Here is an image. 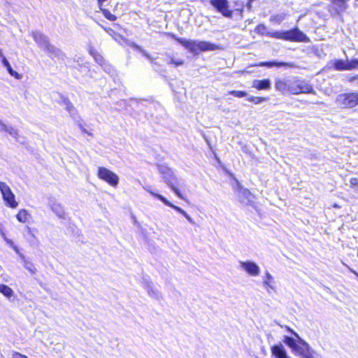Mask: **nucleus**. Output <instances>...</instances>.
Segmentation results:
<instances>
[{
    "mask_svg": "<svg viewBox=\"0 0 358 358\" xmlns=\"http://www.w3.org/2000/svg\"><path fill=\"white\" fill-rule=\"evenodd\" d=\"M31 36L38 46L45 52L51 58L57 57L59 59L64 60L66 55L59 48L50 43L48 36L40 31H33Z\"/></svg>",
    "mask_w": 358,
    "mask_h": 358,
    "instance_id": "obj_1",
    "label": "nucleus"
},
{
    "mask_svg": "<svg viewBox=\"0 0 358 358\" xmlns=\"http://www.w3.org/2000/svg\"><path fill=\"white\" fill-rule=\"evenodd\" d=\"M172 37L180 45L194 54L197 53L199 51H213L219 48L218 45L208 41L178 38L174 34L172 35Z\"/></svg>",
    "mask_w": 358,
    "mask_h": 358,
    "instance_id": "obj_2",
    "label": "nucleus"
},
{
    "mask_svg": "<svg viewBox=\"0 0 358 358\" xmlns=\"http://www.w3.org/2000/svg\"><path fill=\"white\" fill-rule=\"evenodd\" d=\"M159 172L162 175L164 182L173 190V192L180 199H185L183 195L178 188L180 185L179 180L173 173V171L166 166H159Z\"/></svg>",
    "mask_w": 358,
    "mask_h": 358,
    "instance_id": "obj_3",
    "label": "nucleus"
},
{
    "mask_svg": "<svg viewBox=\"0 0 358 358\" xmlns=\"http://www.w3.org/2000/svg\"><path fill=\"white\" fill-rule=\"evenodd\" d=\"M337 106L343 109H350L358 106V92L338 94L336 98Z\"/></svg>",
    "mask_w": 358,
    "mask_h": 358,
    "instance_id": "obj_4",
    "label": "nucleus"
},
{
    "mask_svg": "<svg viewBox=\"0 0 358 358\" xmlns=\"http://www.w3.org/2000/svg\"><path fill=\"white\" fill-rule=\"evenodd\" d=\"M143 189L145 191H147L148 192H149L152 196H153L157 198L158 199H159L166 206L172 208L176 211H177L178 213H179L181 215H182L187 220V221L189 223H191L192 224H195V222L194 221V220L184 210H182L181 208L178 207V206H175L174 204H173L171 202H170L169 200H167L164 196H162V195H161L159 194L154 192L153 191H152V189L149 187H143Z\"/></svg>",
    "mask_w": 358,
    "mask_h": 358,
    "instance_id": "obj_5",
    "label": "nucleus"
},
{
    "mask_svg": "<svg viewBox=\"0 0 358 358\" xmlns=\"http://www.w3.org/2000/svg\"><path fill=\"white\" fill-rule=\"evenodd\" d=\"M290 93L299 94L300 93H314L313 87L304 80L290 79Z\"/></svg>",
    "mask_w": 358,
    "mask_h": 358,
    "instance_id": "obj_6",
    "label": "nucleus"
},
{
    "mask_svg": "<svg viewBox=\"0 0 358 358\" xmlns=\"http://www.w3.org/2000/svg\"><path fill=\"white\" fill-rule=\"evenodd\" d=\"M0 192L6 204L11 208H16L18 203L10 187L4 182H0Z\"/></svg>",
    "mask_w": 358,
    "mask_h": 358,
    "instance_id": "obj_7",
    "label": "nucleus"
},
{
    "mask_svg": "<svg viewBox=\"0 0 358 358\" xmlns=\"http://www.w3.org/2000/svg\"><path fill=\"white\" fill-rule=\"evenodd\" d=\"M97 176L113 187H116L118 185V176L105 167H99Z\"/></svg>",
    "mask_w": 358,
    "mask_h": 358,
    "instance_id": "obj_8",
    "label": "nucleus"
},
{
    "mask_svg": "<svg viewBox=\"0 0 358 358\" xmlns=\"http://www.w3.org/2000/svg\"><path fill=\"white\" fill-rule=\"evenodd\" d=\"M286 41L308 43L309 38L298 28L286 31Z\"/></svg>",
    "mask_w": 358,
    "mask_h": 358,
    "instance_id": "obj_9",
    "label": "nucleus"
},
{
    "mask_svg": "<svg viewBox=\"0 0 358 358\" xmlns=\"http://www.w3.org/2000/svg\"><path fill=\"white\" fill-rule=\"evenodd\" d=\"M239 268L250 276L256 277L260 273L259 266L251 261H239Z\"/></svg>",
    "mask_w": 358,
    "mask_h": 358,
    "instance_id": "obj_10",
    "label": "nucleus"
},
{
    "mask_svg": "<svg viewBox=\"0 0 358 358\" xmlns=\"http://www.w3.org/2000/svg\"><path fill=\"white\" fill-rule=\"evenodd\" d=\"M210 2L211 5L224 16L227 17L232 16V11L229 10V3L227 0H210Z\"/></svg>",
    "mask_w": 358,
    "mask_h": 358,
    "instance_id": "obj_11",
    "label": "nucleus"
},
{
    "mask_svg": "<svg viewBox=\"0 0 358 358\" xmlns=\"http://www.w3.org/2000/svg\"><path fill=\"white\" fill-rule=\"evenodd\" d=\"M297 339V343L292 350V352L301 356L308 354V350L310 348V345L300 336Z\"/></svg>",
    "mask_w": 358,
    "mask_h": 358,
    "instance_id": "obj_12",
    "label": "nucleus"
},
{
    "mask_svg": "<svg viewBox=\"0 0 358 358\" xmlns=\"http://www.w3.org/2000/svg\"><path fill=\"white\" fill-rule=\"evenodd\" d=\"M275 90L282 94L290 93V79H278L275 83Z\"/></svg>",
    "mask_w": 358,
    "mask_h": 358,
    "instance_id": "obj_13",
    "label": "nucleus"
},
{
    "mask_svg": "<svg viewBox=\"0 0 358 358\" xmlns=\"http://www.w3.org/2000/svg\"><path fill=\"white\" fill-rule=\"evenodd\" d=\"M0 131L8 133L16 141H20V136L18 134L17 129L10 125H7L0 120Z\"/></svg>",
    "mask_w": 358,
    "mask_h": 358,
    "instance_id": "obj_14",
    "label": "nucleus"
},
{
    "mask_svg": "<svg viewBox=\"0 0 358 358\" xmlns=\"http://www.w3.org/2000/svg\"><path fill=\"white\" fill-rule=\"evenodd\" d=\"M271 354L275 358H289L284 346L281 343L272 346Z\"/></svg>",
    "mask_w": 358,
    "mask_h": 358,
    "instance_id": "obj_15",
    "label": "nucleus"
},
{
    "mask_svg": "<svg viewBox=\"0 0 358 358\" xmlns=\"http://www.w3.org/2000/svg\"><path fill=\"white\" fill-rule=\"evenodd\" d=\"M263 284L265 287H266V291L268 293H270V289L275 291L274 278L268 271H265Z\"/></svg>",
    "mask_w": 358,
    "mask_h": 358,
    "instance_id": "obj_16",
    "label": "nucleus"
},
{
    "mask_svg": "<svg viewBox=\"0 0 358 358\" xmlns=\"http://www.w3.org/2000/svg\"><path fill=\"white\" fill-rule=\"evenodd\" d=\"M62 103L65 107V110L69 112L71 117L76 120L78 117V110L70 100L67 98H64L63 99Z\"/></svg>",
    "mask_w": 358,
    "mask_h": 358,
    "instance_id": "obj_17",
    "label": "nucleus"
},
{
    "mask_svg": "<svg viewBox=\"0 0 358 358\" xmlns=\"http://www.w3.org/2000/svg\"><path fill=\"white\" fill-rule=\"evenodd\" d=\"M252 87L259 90H268L271 88V81L269 79L255 80L252 83Z\"/></svg>",
    "mask_w": 358,
    "mask_h": 358,
    "instance_id": "obj_18",
    "label": "nucleus"
},
{
    "mask_svg": "<svg viewBox=\"0 0 358 358\" xmlns=\"http://www.w3.org/2000/svg\"><path fill=\"white\" fill-rule=\"evenodd\" d=\"M52 210L60 218H63L64 216V210L63 207L57 202L51 203Z\"/></svg>",
    "mask_w": 358,
    "mask_h": 358,
    "instance_id": "obj_19",
    "label": "nucleus"
},
{
    "mask_svg": "<svg viewBox=\"0 0 358 358\" xmlns=\"http://www.w3.org/2000/svg\"><path fill=\"white\" fill-rule=\"evenodd\" d=\"M240 193L241 194V196H240V199L243 203L248 205L250 202H251L252 194L248 189H243L241 190Z\"/></svg>",
    "mask_w": 358,
    "mask_h": 358,
    "instance_id": "obj_20",
    "label": "nucleus"
},
{
    "mask_svg": "<svg viewBox=\"0 0 358 358\" xmlns=\"http://www.w3.org/2000/svg\"><path fill=\"white\" fill-rule=\"evenodd\" d=\"M332 66L337 71H346L347 62L343 59H336L332 62Z\"/></svg>",
    "mask_w": 358,
    "mask_h": 358,
    "instance_id": "obj_21",
    "label": "nucleus"
},
{
    "mask_svg": "<svg viewBox=\"0 0 358 358\" xmlns=\"http://www.w3.org/2000/svg\"><path fill=\"white\" fill-rule=\"evenodd\" d=\"M20 258L23 262V266L26 269H27L31 273L34 274L36 272V268L34 266V264L26 259L25 257L23 255H20Z\"/></svg>",
    "mask_w": 358,
    "mask_h": 358,
    "instance_id": "obj_22",
    "label": "nucleus"
},
{
    "mask_svg": "<svg viewBox=\"0 0 358 358\" xmlns=\"http://www.w3.org/2000/svg\"><path fill=\"white\" fill-rule=\"evenodd\" d=\"M90 54L94 57V60L99 64L100 66H103L105 64V61L101 55H100L96 50L90 49Z\"/></svg>",
    "mask_w": 358,
    "mask_h": 358,
    "instance_id": "obj_23",
    "label": "nucleus"
},
{
    "mask_svg": "<svg viewBox=\"0 0 358 358\" xmlns=\"http://www.w3.org/2000/svg\"><path fill=\"white\" fill-rule=\"evenodd\" d=\"M0 293H1L7 298H10L14 294V292L10 287L3 284H0Z\"/></svg>",
    "mask_w": 358,
    "mask_h": 358,
    "instance_id": "obj_24",
    "label": "nucleus"
},
{
    "mask_svg": "<svg viewBox=\"0 0 358 358\" xmlns=\"http://www.w3.org/2000/svg\"><path fill=\"white\" fill-rule=\"evenodd\" d=\"M29 217L28 211L25 209H21L16 215L17 220L22 223H25Z\"/></svg>",
    "mask_w": 358,
    "mask_h": 358,
    "instance_id": "obj_25",
    "label": "nucleus"
},
{
    "mask_svg": "<svg viewBox=\"0 0 358 358\" xmlns=\"http://www.w3.org/2000/svg\"><path fill=\"white\" fill-rule=\"evenodd\" d=\"M259 66H267V67H282V66H289L290 65L286 62H262Z\"/></svg>",
    "mask_w": 358,
    "mask_h": 358,
    "instance_id": "obj_26",
    "label": "nucleus"
},
{
    "mask_svg": "<svg viewBox=\"0 0 358 358\" xmlns=\"http://www.w3.org/2000/svg\"><path fill=\"white\" fill-rule=\"evenodd\" d=\"M266 35L275 38L277 39H282L286 41V31H275V32H267Z\"/></svg>",
    "mask_w": 358,
    "mask_h": 358,
    "instance_id": "obj_27",
    "label": "nucleus"
},
{
    "mask_svg": "<svg viewBox=\"0 0 358 358\" xmlns=\"http://www.w3.org/2000/svg\"><path fill=\"white\" fill-rule=\"evenodd\" d=\"M346 62H347L346 71H351L353 69H358V59H353L350 61L347 59Z\"/></svg>",
    "mask_w": 358,
    "mask_h": 358,
    "instance_id": "obj_28",
    "label": "nucleus"
},
{
    "mask_svg": "<svg viewBox=\"0 0 358 358\" xmlns=\"http://www.w3.org/2000/svg\"><path fill=\"white\" fill-rule=\"evenodd\" d=\"M283 342L287 346H289L290 348H292V350L294 349V348L295 347L296 344L297 343V341L294 338H293L292 337H289V336H284Z\"/></svg>",
    "mask_w": 358,
    "mask_h": 358,
    "instance_id": "obj_29",
    "label": "nucleus"
},
{
    "mask_svg": "<svg viewBox=\"0 0 358 358\" xmlns=\"http://www.w3.org/2000/svg\"><path fill=\"white\" fill-rule=\"evenodd\" d=\"M285 14L280 13V14H277L275 15L271 16L270 20L271 22H274L278 24H280L282 21H283L285 20Z\"/></svg>",
    "mask_w": 358,
    "mask_h": 358,
    "instance_id": "obj_30",
    "label": "nucleus"
},
{
    "mask_svg": "<svg viewBox=\"0 0 358 358\" xmlns=\"http://www.w3.org/2000/svg\"><path fill=\"white\" fill-rule=\"evenodd\" d=\"M105 31L110 35L115 41H119L120 39H123V37L120 34L115 33L111 28H104Z\"/></svg>",
    "mask_w": 358,
    "mask_h": 358,
    "instance_id": "obj_31",
    "label": "nucleus"
},
{
    "mask_svg": "<svg viewBox=\"0 0 358 358\" xmlns=\"http://www.w3.org/2000/svg\"><path fill=\"white\" fill-rule=\"evenodd\" d=\"M102 13L104 17L110 21H115L117 19V17L115 15L110 13V12L107 9L102 10Z\"/></svg>",
    "mask_w": 358,
    "mask_h": 358,
    "instance_id": "obj_32",
    "label": "nucleus"
},
{
    "mask_svg": "<svg viewBox=\"0 0 358 358\" xmlns=\"http://www.w3.org/2000/svg\"><path fill=\"white\" fill-rule=\"evenodd\" d=\"M148 292L150 296L155 297L157 299L162 298V294L158 291L154 290L151 287H148Z\"/></svg>",
    "mask_w": 358,
    "mask_h": 358,
    "instance_id": "obj_33",
    "label": "nucleus"
},
{
    "mask_svg": "<svg viewBox=\"0 0 358 358\" xmlns=\"http://www.w3.org/2000/svg\"><path fill=\"white\" fill-rule=\"evenodd\" d=\"M133 46L135 47L137 50H140L142 52V54L150 61L151 63L154 62V59L146 51L143 50L140 46L136 44H134Z\"/></svg>",
    "mask_w": 358,
    "mask_h": 358,
    "instance_id": "obj_34",
    "label": "nucleus"
},
{
    "mask_svg": "<svg viewBox=\"0 0 358 358\" xmlns=\"http://www.w3.org/2000/svg\"><path fill=\"white\" fill-rule=\"evenodd\" d=\"M133 46L135 47L137 50H140L142 52V54L150 61L151 63L154 62V59L146 51L143 50L140 46L136 44H134Z\"/></svg>",
    "mask_w": 358,
    "mask_h": 358,
    "instance_id": "obj_35",
    "label": "nucleus"
},
{
    "mask_svg": "<svg viewBox=\"0 0 358 358\" xmlns=\"http://www.w3.org/2000/svg\"><path fill=\"white\" fill-rule=\"evenodd\" d=\"M248 100L250 102H252L255 104H259L261 102L264 101L266 100L265 98L264 97H258V96H250L248 98Z\"/></svg>",
    "mask_w": 358,
    "mask_h": 358,
    "instance_id": "obj_36",
    "label": "nucleus"
},
{
    "mask_svg": "<svg viewBox=\"0 0 358 358\" xmlns=\"http://www.w3.org/2000/svg\"><path fill=\"white\" fill-rule=\"evenodd\" d=\"M332 3L341 9L346 8L345 0H332Z\"/></svg>",
    "mask_w": 358,
    "mask_h": 358,
    "instance_id": "obj_37",
    "label": "nucleus"
},
{
    "mask_svg": "<svg viewBox=\"0 0 358 358\" xmlns=\"http://www.w3.org/2000/svg\"><path fill=\"white\" fill-rule=\"evenodd\" d=\"M229 94L234 95L236 97L241 98L243 96H245L247 95V93L243 91H238V90H231L229 92Z\"/></svg>",
    "mask_w": 358,
    "mask_h": 358,
    "instance_id": "obj_38",
    "label": "nucleus"
},
{
    "mask_svg": "<svg viewBox=\"0 0 358 358\" xmlns=\"http://www.w3.org/2000/svg\"><path fill=\"white\" fill-rule=\"evenodd\" d=\"M266 27L263 24H260L258 26H257L256 31H257V33H258V34H260L262 35H264V34L266 35L267 32H266Z\"/></svg>",
    "mask_w": 358,
    "mask_h": 358,
    "instance_id": "obj_39",
    "label": "nucleus"
},
{
    "mask_svg": "<svg viewBox=\"0 0 358 358\" xmlns=\"http://www.w3.org/2000/svg\"><path fill=\"white\" fill-rule=\"evenodd\" d=\"M169 64H174L176 66H181L184 64V62L182 59H174L173 58H170V59L167 62Z\"/></svg>",
    "mask_w": 358,
    "mask_h": 358,
    "instance_id": "obj_40",
    "label": "nucleus"
},
{
    "mask_svg": "<svg viewBox=\"0 0 358 358\" xmlns=\"http://www.w3.org/2000/svg\"><path fill=\"white\" fill-rule=\"evenodd\" d=\"M2 64L6 68L8 73L13 70L6 57H3Z\"/></svg>",
    "mask_w": 358,
    "mask_h": 358,
    "instance_id": "obj_41",
    "label": "nucleus"
},
{
    "mask_svg": "<svg viewBox=\"0 0 358 358\" xmlns=\"http://www.w3.org/2000/svg\"><path fill=\"white\" fill-rule=\"evenodd\" d=\"M103 66V70L106 72H107L110 74H113L114 73V69H113V66H111L110 64L105 63L103 64V66Z\"/></svg>",
    "mask_w": 358,
    "mask_h": 358,
    "instance_id": "obj_42",
    "label": "nucleus"
},
{
    "mask_svg": "<svg viewBox=\"0 0 358 358\" xmlns=\"http://www.w3.org/2000/svg\"><path fill=\"white\" fill-rule=\"evenodd\" d=\"M350 183L351 187H357L358 188V178H352L350 180Z\"/></svg>",
    "mask_w": 358,
    "mask_h": 358,
    "instance_id": "obj_43",
    "label": "nucleus"
},
{
    "mask_svg": "<svg viewBox=\"0 0 358 358\" xmlns=\"http://www.w3.org/2000/svg\"><path fill=\"white\" fill-rule=\"evenodd\" d=\"M2 238H3V240L6 241V243L10 245L12 248H13V246H15V245L14 244L13 241L9 238H8L6 236V234H4V236H2Z\"/></svg>",
    "mask_w": 358,
    "mask_h": 358,
    "instance_id": "obj_44",
    "label": "nucleus"
},
{
    "mask_svg": "<svg viewBox=\"0 0 358 358\" xmlns=\"http://www.w3.org/2000/svg\"><path fill=\"white\" fill-rule=\"evenodd\" d=\"M12 358H28V357L20 352H14L12 355Z\"/></svg>",
    "mask_w": 358,
    "mask_h": 358,
    "instance_id": "obj_45",
    "label": "nucleus"
},
{
    "mask_svg": "<svg viewBox=\"0 0 358 358\" xmlns=\"http://www.w3.org/2000/svg\"><path fill=\"white\" fill-rule=\"evenodd\" d=\"M9 74L17 80H20L22 78V76L20 74H19L17 72L15 71L14 70H13L11 72H10Z\"/></svg>",
    "mask_w": 358,
    "mask_h": 358,
    "instance_id": "obj_46",
    "label": "nucleus"
},
{
    "mask_svg": "<svg viewBox=\"0 0 358 358\" xmlns=\"http://www.w3.org/2000/svg\"><path fill=\"white\" fill-rule=\"evenodd\" d=\"M302 357L303 358H313V350L311 349V348L308 350V354L303 355Z\"/></svg>",
    "mask_w": 358,
    "mask_h": 358,
    "instance_id": "obj_47",
    "label": "nucleus"
},
{
    "mask_svg": "<svg viewBox=\"0 0 358 358\" xmlns=\"http://www.w3.org/2000/svg\"><path fill=\"white\" fill-rule=\"evenodd\" d=\"M285 328L288 331L292 333L296 338H299V335L297 333H296L294 330H292L291 328H289L287 326H285Z\"/></svg>",
    "mask_w": 358,
    "mask_h": 358,
    "instance_id": "obj_48",
    "label": "nucleus"
},
{
    "mask_svg": "<svg viewBox=\"0 0 358 358\" xmlns=\"http://www.w3.org/2000/svg\"><path fill=\"white\" fill-rule=\"evenodd\" d=\"M13 249L14 250V251L20 257V255H22L19 249L17 248V247L16 245L13 246Z\"/></svg>",
    "mask_w": 358,
    "mask_h": 358,
    "instance_id": "obj_49",
    "label": "nucleus"
},
{
    "mask_svg": "<svg viewBox=\"0 0 358 358\" xmlns=\"http://www.w3.org/2000/svg\"><path fill=\"white\" fill-rule=\"evenodd\" d=\"M0 234L1 236H4V234H5V233L3 232V225L1 222H0Z\"/></svg>",
    "mask_w": 358,
    "mask_h": 358,
    "instance_id": "obj_50",
    "label": "nucleus"
},
{
    "mask_svg": "<svg viewBox=\"0 0 358 358\" xmlns=\"http://www.w3.org/2000/svg\"><path fill=\"white\" fill-rule=\"evenodd\" d=\"M80 128L81 129L82 131L84 132V133H86L88 135L91 136L92 134L88 132L83 127H82L81 125H80Z\"/></svg>",
    "mask_w": 358,
    "mask_h": 358,
    "instance_id": "obj_51",
    "label": "nucleus"
},
{
    "mask_svg": "<svg viewBox=\"0 0 358 358\" xmlns=\"http://www.w3.org/2000/svg\"><path fill=\"white\" fill-rule=\"evenodd\" d=\"M0 57L1 58V60L3 59V57H5L1 50H0Z\"/></svg>",
    "mask_w": 358,
    "mask_h": 358,
    "instance_id": "obj_52",
    "label": "nucleus"
}]
</instances>
